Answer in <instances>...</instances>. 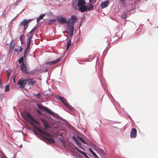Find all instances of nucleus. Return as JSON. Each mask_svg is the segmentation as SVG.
Wrapping results in <instances>:
<instances>
[{
  "label": "nucleus",
  "mask_w": 158,
  "mask_h": 158,
  "mask_svg": "<svg viewBox=\"0 0 158 158\" xmlns=\"http://www.w3.org/2000/svg\"><path fill=\"white\" fill-rule=\"evenodd\" d=\"M30 123L31 125H33L34 127L39 131L41 136L44 137L45 139L48 140L50 143H53L55 142L52 137L51 135L49 133L46 131H43L38 128L32 122L30 121Z\"/></svg>",
  "instance_id": "f257e3e1"
},
{
  "label": "nucleus",
  "mask_w": 158,
  "mask_h": 158,
  "mask_svg": "<svg viewBox=\"0 0 158 158\" xmlns=\"http://www.w3.org/2000/svg\"><path fill=\"white\" fill-rule=\"evenodd\" d=\"M78 7L79 10L81 12H85L86 11L87 7L85 5V1L84 0H78Z\"/></svg>",
  "instance_id": "f03ea898"
},
{
  "label": "nucleus",
  "mask_w": 158,
  "mask_h": 158,
  "mask_svg": "<svg viewBox=\"0 0 158 158\" xmlns=\"http://www.w3.org/2000/svg\"><path fill=\"white\" fill-rule=\"evenodd\" d=\"M37 106L39 108L43 111H45L48 114L53 116L54 115V113L52 112L51 110L49 109L46 107L43 106H40L38 104H37Z\"/></svg>",
  "instance_id": "7ed1b4c3"
},
{
  "label": "nucleus",
  "mask_w": 158,
  "mask_h": 158,
  "mask_svg": "<svg viewBox=\"0 0 158 158\" xmlns=\"http://www.w3.org/2000/svg\"><path fill=\"white\" fill-rule=\"evenodd\" d=\"M17 84L19 86L20 88L23 89L27 84L26 78L24 79L23 78H22L20 79L18 81Z\"/></svg>",
  "instance_id": "20e7f679"
},
{
  "label": "nucleus",
  "mask_w": 158,
  "mask_h": 158,
  "mask_svg": "<svg viewBox=\"0 0 158 158\" xmlns=\"http://www.w3.org/2000/svg\"><path fill=\"white\" fill-rule=\"evenodd\" d=\"M25 115V118L27 119H28V118H29L31 120L35 123L37 125H39V123L36 121V119L32 116L29 113L27 112L26 114Z\"/></svg>",
  "instance_id": "39448f33"
},
{
  "label": "nucleus",
  "mask_w": 158,
  "mask_h": 158,
  "mask_svg": "<svg viewBox=\"0 0 158 158\" xmlns=\"http://www.w3.org/2000/svg\"><path fill=\"white\" fill-rule=\"evenodd\" d=\"M30 20H31L29 19L28 20H27L25 19L23 22H21L19 25L24 26V29L25 30L27 29V27L28 26V24L30 22Z\"/></svg>",
  "instance_id": "423d86ee"
},
{
  "label": "nucleus",
  "mask_w": 158,
  "mask_h": 158,
  "mask_svg": "<svg viewBox=\"0 0 158 158\" xmlns=\"http://www.w3.org/2000/svg\"><path fill=\"white\" fill-rule=\"evenodd\" d=\"M26 80L27 84L29 85H33L36 83V81L34 79L27 78Z\"/></svg>",
  "instance_id": "0eeeda50"
},
{
  "label": "nucleus",
  "mask_w": 158,
  "mask_h": 158,
  "mask_svg": "<svg viewBox=\"0 0 158 158\" xmlns=\"http://www.w3.org/2000/svg\"><path fill=\"white\" fill-rule=\"evenodd\" d=\"M20 68L21 71L23 73L27 74L29 73L27 67L24 63L20 65Z\"/></svg>",
  "instance_id": "6e6552de"
},
{
  "label": "nucleus",
  "mask_w": 158,
  "mask_h": 158,
  "mask_svg": "<svg viewBox=\"0 0 158 158\" xmlns=\"http://www.w3.org/2000/svg\"><path fill=\"white\" fill-rule=\"evenodd\" d=\"M57 20L58 22L60 24L67 23V20L63 17L61 16L57 17Z\"/></svg>",
  "instance_id": "1a4fd4ad"
},
{
  "label": "nucleus",
  "mask_w": 158,
  "mask_h": 158,
  "mask_svg": "<svg viewBox=\"0 0 158 158\" xmlns=\"http://www.w3.org/2000/svg\"><path fill=\"white\" fill-rule=\"evenodd\" d=\"M137 135V130L135 128H132L131 132L130 137L131 138H135Z\"/></svg>",
  "instance_id": "9d476101"
},
{
  "label": "nucleus",
  "mask_w": 158,
  "mask_h": 158,
  "mask_svg": "<svg viewBox=\"0 0 158 158\" xmlns=\"http://www.w3.org/2000/svg\"><path fill=\"white\" fill-rule=\"evenodd\" d=\"M62 59V57H60L57 59L56 60H54L52 62H49L47 63V64H48L50 65L54 64L56 63H57L60 61Z\"/></svg>",
  "instance_id": "9b49d317"
},
{
  "label": "nucleus",
  "mask_w": 158,
  "mask_h": 158,
  "mask_svg": "<svg viewBox=\"0 0 158 158\" xmlns=\"http://www.w3.org/2000/svg\"><path fill=\"white\" fill-rule=\"evenodd\" d=\"M109 2V0H107L106 1L102 2L101 5V7L102 8H105L108 6Z\"/></svg>",
  "instance_id": "f8f14e48"
},
{
  "label": "nucleus",
  "mask_w": 158,
  "mask_h": 158,
  "mask_svg": "<svg viewBox=\"0 0 158 158\" xmlns=\"http://www.w3.org/2000/svg\"><path fill=\"white\" fill-rule=\"evenodd\" d=\"M41 121L42 122L44 127L46 128H49L50 126L48 125V121L45 119L43 118H41Z\"/></svg>",
  "instance_id": "ddd939ff"
},
{
  "label": "nucleus",
  "mask_w": 158,
  "mask_h": 158,
  "mask_svg": "<svg viewBox=\"0 0 158 158\" xmlns=\"http://www.w3.org/2000/svg\"><path fill=\"white\" fill-rule=\"evenodd\" d=\"M57 98L59 99L61 101L64 103V105L66 106V105H68V102L63 97H60V96L58 95Z\"/></svg>",
  "instance_id": "4468645a"
},
{
  "label": "nucleus",
  "mask_w": 158,
  "mask_h": 158,
  "mask_svg": "<svg viewBox=\"0 0 158 158\" xmlns=\"http://www.w3.org/2000/svg\"><path fill=\"white\" fill-rule=\"evenodd\" d=\"M69 28V33L70 35L71 36H72L73 34V26L70 25V26L68 27Z\"/></svg>",
  "instance_id": "2eb2a0df"
},
{
  "label": "nucleus",
  "mask_w": 158,
  "mask_h": 158,
  "mask_svg": "<svg viewBox=\"0 0 158 158\" xmlns=\"http://www.w3.org/2000/svg\"><path fill=\"white\" fill-rule=\"evenodd\" d=\"M75 21L71 18L69 19V20L67 21V23L71 24L73 26L74 24L75 23Z\"/></svg>",
  "instance_id": "dca6fc26"
},
{
  "label": "nucleus",
  "mask_w": 158,
  "mask_h": 158,
  "mask_svg": "<svg viewBox=\"0 0 158 158\" xmlns=\"http://www.w3.org/2000/svg\"><path fill=\"white\" fill-rule=\"evenodd\" d=\"M92 4V3H89V4L86 6L87 7V10L89 11L92 9L94 6Z\"/></svg>",
  "instance_id": "f3484780"
},
{
  "label": "nucleus",
  "mask_w": 158,
  "mask_h": 158,
  "mask_svg": "<svg viewBox=\"0 0 158 158\" xmlns=\"http://www.w3.org/2000/svg\"><path fill=\"white\" fill-rule=\"evenodd\" d=\"M89 150L95 157H96L97 158H99L98 156L96 155V154L91 149L89 148Z\"/></svg>",
  "instance_id": "a211bd4d"
},
{
  "label": "nucleus",
  "mask_w": 158,
  "mask_h": 158,
  "mask_svg": "<svg viewBox=\"0 0 158 158\" xmlns=\"http://www.w3.org/2000/svg\"><path fill=\"white\" fill-rule=\"evenodd\" d=\"M15 46V44H13L12 42L10 44V48L9 49V51L11 52L13 49L14 48Z\"/></svg>",
  "instance_id": "6ab92c4d"
},
{
  "label": "nucleus",
  "mask_w": 158,
  "mask_h": 158,
  "mask_svg": "<svg viewBox=\"0 0 158 158\" xmlns=\"http://www.w3.org/2000/svg\"><path fill=\"white\" fill-rule=\"evenodd\" d=\"M45 16L44 14H43L42 15H41L37 19V23H38L40 21V19H43V17Z\"/></svg>",
  "instance_id": "aec40b11"
},
{
  "label": "nucleus",
  "mask_w": 158,
  "mask_h": 158,
  "mask_svg": "<svg viewBox=\"0 0 158 158\" xmlns=\"http://www.w3.org/2000/svg\"><path fill=\"white\" fill-rule=\"evenodd\" d=\"M33 35V34L30 36L27 40V43L31 44V38Z\"/></svg>",
  "instance_id": "412c9836"
},
{
  "label": "nucleus",
  "mask_w": 158,
  "mask_h": 158,
  "mask_svg": "<svg viewBox=\"0 0 158 158\" xmlns=\"http://www.w3.org/2000/svg\"><path fill=\"white\" fill-rule=\"evenodd\" d=\"M127 16V14L126 13H123L121 15V18L124 19L125 20Z\"/></svg>",
  "instance_id": "4be33fe9"
},
{
  "label": "nucleus",
  "mask_w": 158,
  "mask_h": 158,
  "mask_svg": "<svg viewBox=\"0 0 158 158\" xmlns=\"http://www.w3.org/2000/svg\"><path fill=\"white\" fill-rule=\"evenodd\" d=\"M23 61H24V58L22 56L21 57L19 60H18V62L20 64H22L23 63Z\"/></svg>",
  "instance_id": "5701e85b"
},
{
  "label": "nucleus",
  "mask_w": 158,
  "mask_h": 158,
  "mask_svg": "<svg viewBox=\"0 0 158 158\" xmlns=\"http://www.w3.org/2000/svg\"><path fill=\"white\" fill-rule=\"evenodd\" d=\"M66 106L70 110H73L74 109V108L69 103H68V105H66Z\"/></svg>",
  "instance_id": "b1692460"
},
{
  "label": "nucleus",
  "mask_w": 158,
  "mask_h": 158,
  "mask_svg": "<svg viewBox=\"0 0 158 158\" xmlns=\"http://www.w3.org/2000/svg\"><path fill=\"white\" fill-rule=\"evenodd\" d=\"M71 44V41L70 40H69L67 43L66 50H68Z\"/></svg>",
  "instance_id": "393cba45"
},
{
  "label": "nucleus",
  "mask_w": 158,
  "mask_h": 158,
  "mask_svg": "<svg viewBox=\"0 0 158 158\" xmlns=\"http://www.w3.org/2000/svg\"><path fill=\"white\" fill-rule=\"evenodd\" d=\"M38 27L37 26L35 27L30 32V33L34 32L37 29Z\"/></svg>",
  "instance_id": "a878e982"
},
{
  "label": "nucleus",
  "mask_w": 158,
  "mask_h": 158,
  "mask_svg": "<svg viewBox=\"0 0 158 158\" xmlns=\"http://www.w3.org/2000/svg\"><path fill=\"white\" fill-rule=\"evenodd\" d=\"M23 36H24L23 35H20V36L19 39H20V40L21 41V43L22 44H23Z\"/></svg>",
  "instance_id": "bb28decb"
},
{
  "label": "nucleus",
  "mask_w": 158,
  "mask_h": 158,
  "mask_svg": "<svg viewBox=\"0 0 158 158\" xmlns=\"http://www.w3.org/2000/svg\"><path fill=\"white\" fill-rule=\"evenodd\" d=\"M75 142L77 144L80 145H81V143H80V142L75 137H74L73 138Z\"/></svg>",
  "instance_id": "cd10ccee"
},
{
  "label": "nucleus",
  "mask_w": 158,
  "mask_h": 158,
  "mask_svg": "<svg viewBox=\"0 0 158 158\" xmlns=\"http://www.w3.org/2000/svg\"><path fill=\"white\" fill-rule=\"evenodd\" d=\"M78 139L82 141V142L83 143H84L86 144V143L85 142V141L84 140V139L81 138V137L78 136Z\"/></svg>",
  "instance_id": "c85d7f7f"
},
{
  "label": "nucleus",
  "mask_w": 158,
  "mask_h": 158,
  "mask_svg": "<svg viewBox=\"0 0 158 158\" xmlns=\"http://www.w3.org/2000/svg\"><path fill=\"white\" fill-rule=\"evenodd\" d=\"M73 6L75 8H77V7H78V5H77V3L76 2H73Z\"/></svg>",
  "instance_id": "c756f323"
},
{
  "label": "nucleus",
  "mask_w": 158,
  "mask_h": 158,
  "mask_svg": "<svg viewBox=\"0 0 158 158\" xmlns=\"http://www.w3.org/2000/svg\"><path fill=\"white\" fill-rule=\"evenodd\" d=\"M7 71V75H8V78H9V77H10V75L12 71L11 69H8Z\"/></svg>",
  "instance_id": "7c9ffc66"
},
{
  "label": "nucleus",
  "mask_w": 158,
  "mask_h": 158,
  "mask_svg": "<svg viewBox=\"0 0 158 158\" xmlns=\"http://www.w3.org/2000/svg\"><path fill=\"white\" fill-rule=\"evenodd\" d=\"M56 21L55 19H51L50 20V21H49L48 24H52L53 22H55Z\"/></svg>",
  "instance_id": "2f4dec72"
},
{
  "label": "nucleus",
  "mask_w": 158,
  "mask_h": 158,
  "mask_svg": "<svg viewBox=\"0 0 158 158\" xmlns=\"http://www.w3.org/2000/svg\"><path fill=\"white\" fill-rule=\"evenodd\" d=\"M9 85H7L5 88V92H7L9 90Z\"/></svg>",
  "instance_id": "473e14b6"
},
{
  "label": "nucleus",
  "mask_w": 158,
  "mask_h": 158,
  "mask_svg": "<svg viewBox=\"0 0 158 158\" xmlns=\"http://www.w3.org/2000/svg\"><path fill=\"white\" fill-rule=\"evenodd\" d=\"M96 2V0H89V2L90 3H94Z\"/></svg>",
  "instance_id": "72a5a7b5"
},
{
  "label": "nucleus",
  "mask_w": 158,
  "mask_h": 158,
  "mask_svg": "<svg viewBox=\"0 0 158 158\" xmlns=\"http://www.w3.org/2000/svg\"><path fill=\"white\" fill-rule=\"evenodd\" d=\"M71 19L73 20H77V17L75 15H72L71 16Z\"/></svg>",
  "instance_id": "f704fd0d"
},
{
  "label": "nucleus",
  "mask_w": 158,
  "mask_h": 158,
  "mask_svg": "<svg viewBox=\"0 0 158 158\" xmlns=\"http://www.w3.org/2000/svg\"><path fill=\"white\" fill-rule=\"evenodd\" d=\"M29 50H30V49H27V48H26V49L25 50L24 52L27 54V53H28V52H29Z\"/></svg>",
  "instance_id": "c9c22d12"
},
{
  "label": "nucleus",
  "mask_w": 158,
  "mask_h": 158,
  "mask_svg": "<svg viewBox=\"0 0 158 158\" xmlns=\"http://www.w3.org/2000/svg\"><path fill=\"white\" fill-rule=\"evenodd\" d=\"M30 44L27 43V49H30Z\"/></svg>",
  "instance_id": "e433bc0d"
},
{
  "label": "nucleus",
  "mask_w": 158,
  "mask_h": 158,
  "mask_svg": "<svg viewBox=\"0 0 158 158\" xmlns=\"http://www.w3.org/2000/svg\"><path fill=\"white\" fill-rule=\"evenodd\" d=\"M36 111L38 114H40V115H41L42 114V113L38 110H37V109L36 110Z\"/></svg>",
  "instance_id": "4c0bfd02"
},
{
  "label": "nucleus",
  "mask_w": 158,
  "mask_h": 158,
  "mask_svg": "<svg viewBox=\"0 0 158 158\" xmlns=\"http://www.w3.org/2000/svg\"><path fill=\"white\" fill-rule=\"evenodd\" d=\"M15 52H17L18 54H19V53L20 52V51H19V50L18 49H15Z\"/></svg>",
  "instance_id": "58836bf2"
},
{
  "label": "nucleus",
  "mask_w": 158,
  "mask_h": 158,
  "mask_svg": "<svg viewBox=\"0 0 158 158\" xmlns=\"http://www.w3.org/2000/svg\"><path fill=\"white\" fill-rule=\"evenodd\" d=\"M27 54H26V53L24 52V56H23V58H26Z\"/></svg>",
  "instance_id": "ea45409f"
},
{
  "label": "nucleus",
  "mask_w": 158,
  "mask_h": 158,
  "mask_svg": "<svg viewBox=\"0 0 158 158\" xmlns=\"http://www.w3.org/2000/svg\"><path fill=\"white\" fill-rule=\"evenodd\" d=\"M20 50H19L20 52H22L23 48L22 47H20Z\"/></svg>",
  "instance_id": "a19ab883"
},
{
  "label": "nucleus",
  "mask_w": 158,
  "mask_h": 158,
  "mask_svg": "<svg viewBox=\"0 0 158 158\" xmlns=\"http://www.w3.org/2000/svg\"><path fill=\"white\" fill-rule=\"evenodd\" d=\"M125 0H120V2L122 3H123Z\"/></svg>",
  "instance_id": "79ce46f5"
},
{
  "label": "nucleus",
  "mask_w": 158,
  "mask_h": 158,
  "mask_svg": "<svg viewBox=\"0 0 158 158\" xmlns=\"http://www.w3.org/2000/svg\"><path fill=\"white\" fill-rule=\"evenodd\" d=\"M84 156L86 158H88L89 157L86 154L85 155H84Z\"/></svg>",
  "instance_id": "37998d69"
},
{
  "label": "nucleus",
  "mask_w": 158,
  "mask_h": 158,
  "mask_svg": "<svg viewBox=\"0 0 158 158\" xmlns=\"http://www.w3.org/2000/svg\"><path fill=\"white\" fill-rule=\"evenodd\" d=\"M75 148L76 149H77L78 151V152H79V151L80 150V149H79L77 148L76 147H75Z\"/></svg>",
  "instance_id": "c03bdc74"
},
{
  "label": "nucleus",
  "mask_w": 158,
  "mask_h": 158,
  "mask_svg": "<svg viewBox=\"0 0 158 158\" xmlns=\"http://www.w3.org/2000/svg\"><path fill=\"white\" fill-rule=\"evenodd\" d=\"M79 152L81 153V154H82V152H83V151H81V150H80L79 151Z\"/></svg>",
  "instance_id": "a18cd8bd"
},
{
  "label": "nucleus",
  "mask_w": 158,
  "mask_h": 158,
  "mask_svg": "<svg viewBox=\"0 0 158 158\" xmlns=\"http://www.w3.org/2000/svg\"><path fill=\"white\" fill-rule=\"evenodd\" d=\"M13 82L14 83H15V77L14 78H13Z\"/></svg>",
  "instance_id": "49530a36"
},
{
  "label": "nucleus",
  "mask_w": 158,
  "mask_h": 158,
  "mask_svg": "<svg viewBox=\"0 0 158 158\" xmlns=\"http://www.w3.org/2000/svg\"><path fill=\"white\" fill-rule=\"evenodd\" d=\"M82 154L84 156L85 154V153L84 152H83L82 153Z\"/></svg>",
  "instance_id": "de8ad7c7"
},
{
  "label": "nucleus",
  "mask_w": 158,
  "mask_h": 158,
  "mask_svg": "<svg viewBox=\"0 0 158 158\" xmlns=\"http://www.w3.org/2000/svg\"><path fill=\"white\" fill-rule=\"evenodd\" d=\"M2 95L1 94H0V97H2Z\"/></svg>",
  "instance_id": "09e8293b"
},
{
  "label": "nucleus",
  "mask_w": 158,
  "mask_h": 158,
  "mask_svg": "<svg viewBox=\"0 0 158 158\" xmlns=\"http://www.w3.org/2000/svg\"><path fill=\"white\" fill-rule=\"evenodd\" d=\"M88 158H89V157H88Z\"/></svg>",
  "instance_id": "8fccbe9b"
}]
</instances>
